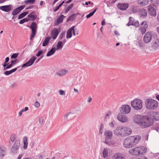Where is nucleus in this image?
<instances>
[{
	"mask_svg": "<svg viewBox=\"0 0 159 159\" xmlns=\"http://www.w3.org/2000/svg\"><path fill=\"white\" fill-rule=\"evenodd\" d=\"M141 26L140 28V30L142 34H145L146 31V29L148 28V25L146 21H143L141 23Z\"/></svg>",
	"mask_w": 159,
	"mask_h": 159,
	"instance_id": "nucleus-12",
	"label": "nucleus"
},
{
	"mask_svg": "<svg viewBox=\"0 0 159 159\" xmlns=\"http://www.w3.org/2000/svg\"><path fill=\"white\" fill-rule=\"evenodd\" d=\"M129 21L127 24V26H129L132 25L136 27H138L139 26V24L138 21L135 20L134 18L131 17H129Z\"/></svg>",
	"mask_w": 159,
	"mask_h": 159,
	"instance_id": "nucleus-11",
	"label": "nucleus"
},
{
	"mask_svg": "<svg viewBox=\"0 0 159 159\" xmlns=\"http://www.w3.org/2000/svg\"><path fill=\"white\" fill-rule=\"evenodd\" d=\"M59 93L61 95H65V93L64 91L62 90H59Z\"/></svg>",
	"mask_w": 159,
	"mask_h": 159,
	"instance_id": "nucleus-61",
	"label": "nucleus"
},
{
	"mask_svg": "<svg viewBox=\"0 0 159 159\" xmlns=\"http://www.w3.org/2000/svg\"><path fill=\"white\" fill-rule=\"evenodd\" d=\"M152 4L153 6H157L159 2V0H151Z\"/></svg>",
	"mask_w": 159,
	"mask_h": 159,
	"instance_id": "nucleus-44",
	"label": "nucleus"
},
{
	"mask_svg": "<svg viewBox=\"0 0 159 159\" xmlns=\"http://www.w3.org/2000/svg\"><path fill=\"white\" fill-rule=\"evenodd\" d=\"M27 138L26 136H25L23 137V140L24 143L23 148L24 149H25L27 148L28 142L27 141Z\"/></svg>",
	"mask_w": 159,
	"mask_h": 159,
	"instance_id": "nucleus-27",
	"label": "nucleus"
},
{
	"mask_svg": "<svg viewBox=\"0 0 159 159\" xmlns=\"http://www.w3.org/2000/svg\"><path fill=\"white\" fill-rule=\"evenodd\" d=\"M148 10L149 14L151 16L155 17L157 15L156 9L154 7L151 6H148Z\"/></svg>",
	"mask_w": 159,
	"mask_h": 159,
	"instance_id": "nucleus-13",
	"label": "nucleus"
},
{
	"mask_svg": "<svg viewBox=\"0 0 159 159\" xmlns=\"http://www.w3.org/2000/svg\"><path fill=\"white\" fill-rule=\"evenodd\" d=\"M146 108L149 110H154L158 106V102L156 100L152 98H148L145 102Z\"/></svg>",
	"mask_w": 159,
	"mask_h": 159,
	"instance_id": "nucleus-5",
	"label": "nucleus"
},
{
	"mask_svg": "<svg viewBox=\"0 0 159 159\" xmlns=\"http://www.w3.org/2000/svg\"><path fill=\"white\" fill-rule=\"evenodd\" d=\"M25 6L22 5L14 9L11 12L12 15L15 16L17 15L25 7Z\"/></svg>",
	"mask_w": 159,
	"mask_h": 159,
	"instance_id": "nucleus-16",
	"label": "nucleus"
},
{
	"mask_svg": "<svg viewBox=\"0 0 159 159\" xmlns=\"http://www.w3.org/2000/svg\"><path fill=\"white\" fill-rule=\"evenodd\" d=\"M19 67L20 66H18L11 70L6 71L4 73V74L6 75H8L12 74V73L16 71Z\"/></svg>",
	"mask_w": 159,
	"mask_h": 159,
	"instance_id": "nucleus-25",
	"label": "nucleus"
},
{
	"mask_svg": "<svg viewBox=\"0 0 159 159\" xmlns=\"http://www.w3.org/2000/svg\"><path fill=\"white\" fill-rule=\"evenodd\" d=\"M111 113L110 111H109L107 112L106 113L105 116V117L104 119L106 121H107L110 117V116L111 115Z\"/></svg>",
	"mask_w": 159,
	"mask_h": 159,
	"instance_id": "nucleus-36",
	"label": "nucleus"
},
{
	"mask_svg": "<svg viewBox=\"0 0 159 159\" xmlns=\"http://www.w3.org/2000/svg\"><path fill=\"white\" fill-rule=\"evenodd\" d=\"M31 30L36 31L37 24L35 22H33L30 25V26Z\"/></svg>",
	"mask_w": 159,
	"mask_h": 159,
	"instance_id": "nucleus-33",
	"label": "nucleus"
},
{
	"mask_svg": "<svg viewBox=\"0 0 159 159\" xmlns=\"http://www.w3.org/2000/svg\"><path fill=\"white\" fill-rule=\"evenodd\" d=\"M76 17V14H74L70 16L67 19V22L71 20H73Z\"/></svg>",
	"mask_w": 159,
	"mask_h": 159,
	"instance_id": "nucleus-37",
	"label": "nucleus"
},
{
	"mask_svg": "<svg viewBox=\"0 0 159 159\" xmlns=\"http://www.w3.org/2000/svg\"><path fill=\"white\" fill-rule=\"evenodd\" d=\"M68 73V71L67 70L62 69L57 72L56 73V75L60 76H62L65 75Z\"/></svg>",
	"mask_w": 159,
	"mask_h": 159,
	"instance_id": "nucleus-19",
	"label": "nucleus"
},
{
	"mask_svg": "<svg viewBox=\"0 0 159 159\" xmlns=\"http://www.w3.org/2000/svg\"><path fill=\"white\" fill-rule=\"evenodd\" d=\"M139 16L143 18H145L147 15V12L144 9H142L139 11Z\"/></svg>",
	"mask_w": 159,
	"mask_h": 159,
	"instance_id": "nucleus-21",
	"label": "nucleus"
},
{
	"mask_svg": "<svg viewBox=\"0 0 159 159\" xmlns=\"http://www.w3.org/2000/svg\"><path fill=\"white\" fill-rule=\"evenodd\" d=\"M103 128L104 125L103 123H101V124L99 128V134L101 135L102 134L103 131Z\"/></svg>",
	"mask_w": 159,
	"mask_h": 159,
	"instance_id": "nucleus-42",
	"label": "nucleus"
},
{
	"mask_svg": "<svg viewBox=\"0 0 159 159\" xmlns=\"http://www.w3.org/2000/svg\"><path fill=\"white\" fill-rule=\"evenodd\" d=\"M132 11L134 13L137 12L138 10L136 7H133L132 8Z\"/></svg>",
	"mask_w": 159,
	"mask_h": 159,
	"instance_id": "nucleus-57",
	"label": "nucleus"
},
{
	"mask_svg": "<svg viewBox=\"0 0 159 159\" xmlns=\"http://www.w3.org/2000/svg\"><path fill=\"white\" fill-rule=\"evenodd\" d=\"M34 106L38 108L40 107V104L39 102H35Z\"/></svg>",
	"mask_w": 159,
	"mask_h": 159,
	"instance_id": "nucleus-55",
	"label": "nucleus"
},
{
	"mask_svg": "<svg viewBox=\"0 0 159 159\" xmlns=\"http://www.w3.org/2000/svg\"><path fill=\"white\" fill-rule=\"evenodd\" d=\"M104 135L105 137L104 143L108 145L112 144L111 141L112 135V132L111 130H107L105 131Z\"/></svg>",
	"mask_w": 159,
	"mask_h": 159,
	"instance_id": "nucleus-7",
	"label": "nucleus"
},
{
	"mask_svg": "<svg viewBox=\"0 0 159 159\" xmlns=\"http://www.w3.org/2000/svg\"><path fill=\"white\" fill-rule=\"evenodd\" d=\"M19 53H13L11 56V58L16 59V58Z\"/></svg>",
	"mask_w": 159,
	"mask_h": 159,
	"instance_id": "nucleus-51",
	"label": "nucleus"
},
{
	"mask_svg": "<svg viewBox=\"0 0 159 159\" xmlns=\"http://www.w3.org/2000/svg\"><path fill=\"white\" fill-rule=\"evenodd\" d=\"M58 30L56 28L54 29L52 32V36L53 39H56L59 33Z\"/></svg>",
	"mask_w": 159,
	"mask_h": 159,
	"instance_id": "nucleus-23",
	"label": "nucleus"
},
{
	"mask_svg": "<svg viewBox=\"0 0 159 159\" xmlns=\"http://www.w3.org/2000/svg\"><path fill=\"white\" fill-rule=\"evenodd\" d=\"M65 32H62L61 34L58 37V39L60 40L62 39L63 38L65 37Z\"/></svg>",
	"mask_w": 159,
	"mask_h": 159,
	"instance_id": "nucleus-48",
	"label": "nucleus"
},
{
	"mask_svg": "<svg viewBox=\"0 0 159 159\" xmlns=\"http://www.w3.org/2000/svg\"><path fill=\"white\" fill-rule=\"evenodd\" d=\"M29 19L28 18H25L21 20L19 22V23L21 24H22L25 22H27Z\"/></svg>",
	"mask_w": 159,
	"mask_h": 159,
	"instance_id": "nucleus-47",
	"label": "nucleus"
},
{
	"mask_svg": "<svg viewBox=\"0 0 159 159\" xmlns=\"http://www.w3.org/2000/svg\"><path fill=\"white\" fill-rule=\"evenodd\" d=\"M28 17L30 18L31 19V20L33 21L35 20L37 17L36 15L35 14L34 15H28Z\"/></svg>",
	"mask_w": 159,
	"mask_h": 159,
	"instance_id": "nucleus-45",
	"label": "nucleus"
},
{
	"mask_svg": "<svg viewBox=\"0 0 159 159\" xmlns=\"http://www.w3.org/2000/svg\"><path fill=\"white\" fill-rule=\"evenodd\" d=\"M43 117L42 116L40 117L39 118V123L41 124H42L43 123Z\"/></svg>",
	"mask_w": 159,
	"mask_h": 159,
	"instance_id": "nucleus-53",
	"label": "nucleus"
},
{
	"mask_svg": "<svg viewBox=\"0 0 159 159\" xmlns=\"http://www.w3.org/2000/svg\"><path fill=\"white\" fill-rule=\"evenodd\" d=\"M151 47L155 50L159 49V39H157L152 42Z\"/></svg>",
	"mask_w": 159,
	"mask_h": 159,
	"instance_id": "nucleus-15",
	"label": "nucleus"
},
{
	"mask_svg": "<svg viewBox=\"0 0 159 159\" xmlns=\"http://www.w3.org/2000/svg\"><path fill=\"white\" fill-rule=\"evenodd\" d=\"M28 11H26L20 14L18 16V19H20L22 18L28 14Z\"/></svg>",
	"mask_w": 159,
	"mask_h": 159,
	"instance_id": "nucleus-38",
	"label": "nucleus"
},
{
	"mask_svg": "<svg viewBox=\"0 0 159 159\" xmlns=\"http://www.w3.org/2000/svg\"><path fill=\"white\" fill-rule=\"evenodd\" d=\"M75 26H72V27L70 28V30H72V32L74 36H75L76 34L78 35L79 34L78 32H77V33H75V32L77 31V29H75Z\"/></svg>",
	"mask_w": 159,
	"mask_h": 159,
	"instance_id": "nucleus-40",
	"label": "nucleus"
},
{
	"mask_svg": "<svg viewBox=\"0 0 159 159\" xmlns=\"http://www.w3.org/2000/svg\"><path fill=\"white\" fill-rule=\"evenodd\" d=\"M35 2V0H26L25 1L24 3L26 4H28L29 3L33 4Z\"/></svg>",
	"mask_w": 159,
	"mask_h": 159,
	"instance_id": "nucleus-46",
	"label": "nucleus"
},
{
	"mask_svg": "<svg viewBox=\"0 0 159 159\" xmlns=\"http://www.w3.org/2000/svg\"><path fill=\"white\" fill-rule=\"evenodd\" d=\"M60 8V7L58 5V6H57L56 7H54L53 8V11H56L57 10H58L59 8Z\"/></svg>",
	"mask_w": 159,
	"mask_h": 159,
	"instance_id": "nucleus-59",
	"label": "nucleus"
},
{
	"mask_svg": "<svg viewBox=\"0 0 159 159\" xmlns=\"http://www.w3.org/2000/svg\"><path fill=\"white\" fill-rule=\"evenodd\" d=\"M147 151V149L144 146H140L130 149L129 152L132 155L137 156L146 153Z\"/></svg>",
	"mask_w": 159,
	"mask_h": 159,
	"instance_id": "nucleus-4",
	"label": "nucleus"
},
{
	"mask_svg": "<svg viewBox=\"0 0 159 159\" xmlns=\"http://www.w3.org/2000/svg\"><path fill=\"white\" fill-rule=\"evenodd\" d=\"M29 66V65H28L27 62H26L25 63L23 64L21 66L22 68L25 67H28Z\"/></svg>",
	"mask_w": 159,
	"mask_h": 159,
	"instance_id": "nucleus-63",
	"label": "nucleus"
},
{
	"mask_svg": "<svg viewBox=\"0 0 159 159\" xmlns=\"http://www.w3.org/2000/svg\"><path fill=\"white\" fill-rule=\"evenodd\" d=\"M7 65H8V64H7V63H5V62H4V64H2V65L3 66V67H4L3 70H5V69H6V67H7Z\"/></svg>",
	"mask_w": 159,
	"mask_h": 159,
	"instance_id": "nucleus-62",
	"label": "nucleus"
},
{
	"mask_svg": "<svg viewBox=\"0 0 159 159\" xmlns=\"http://www.w3.org/2000/svg\"><path fill=\"white\" fill-rule=\"evenodd\" d=\"M148 4V0H143L142 2H139V4L142 6H146Z\"/></svg>",
	"mask_w": 159,
	"mask_h": 159,
	"instance_id": "nucleus-34",
	"label": "nucleus"
},
{
	"mask_svg": "<svg viewBox=\"0 0 159 159\" xmlns=\"http://www.w3.org/2000/svg\"><path fill=\"white\" fill-rule=\"evenodd\" d=\"M131 129L123 126H118L113 131L114 134L118 137H123L130 135L132 133Z\"/></svg>",
	"mask_w": 159,
	"mask_h": 159,
	"instance_id": "nucleus-3",
	"label": "nucleus"
},
{
	"mask_svg": "<svg viewBox=\"0 0 159 159\" xmlns=\"http://www.w3.org/2000/svg\"><path fill=\"white\" fill-rule=\"evenodd\" d=\"M20 140L19 139L16 140L14 144L11 149V153L14 154H16L20 148Z\"/></svg>",
	"mask_w": 159,
	"mask_h": 159,
	"instance_id": "nucleus-8",
	"label": "nucleus"
},
{
	"mask_svg": "<svg viewBox=\"0 0 159 159\" xmlns=\"http://www.w3.org/2000/svg\"><path fill=\"white\" fill-rule=\"evenodd\" d=\"M16 135L15 134H12L11 135L10 138V140L11 142H14L16 139Z\"/></svg>",
	"mask_w": 159,
	"mask_h": 159,
	"instance_id": "nucleus-49",
	"label": "nucleus"
},
{
	"mask_svg": "<svg viewBox=\"0 0 159 159\" xmlns=\"http://www.w3.org/2000/svg\"><path fill=\"white\" fill-rule=\"evenodd\" d=\"M65 17L63 15H61L60 16L58 17L57 20V25H58L62 22L63 17Z\"/></svg>",
	"mask_w": 159,
	"mask_h": 159,
	"instance_id": "nucleus-30",
	"label": "nucleus"
},
{
	"mask_svg": "<svg viewBox=\"0 0 159 159\" xmlns=\"http://www.w3.org/2000/svg\"><path fill=\"white\" fill-rule=\"evenodd\" d=\"M133 121L141 128H143L149 127L153 123V120L146 116L135 115L134 117Z\"/></svg>",
	"mask_w": 159,
	"mask_h": 159,
	"instance_id": "nucleus-1",
	"label": "nucleus"
},
{
	"mask_svg": "<svg viewBox=\"0 0 159 159\" xmlns=\"http://www.w3.org/2000/svg\"><path fill=\"white\" fill-rule=\"evenodd\" d=\"M72 36V30H70L69 28L67 32L66 38L67 39H68L71 38Z\"/></svg>",
	"mask_w": 159,
	"mask_h": 159,
	"instance_id": "nucleus-35",
	"label": "nucleus"
},
{
	"mask_svg": "<svg viewBox=\"0 0 159 159\" xmlns=\"http://www.w3.org/2000/svg\"><path fill=\"white\" fill-rule=\"evenodd\" d=\"M141 139L140 136L139 135L128 137L124 140L123 146L125 148H130L138 143Z\"/></svg>",
	"mask_w": 159,
	"mask_h": 159,
	"instance_id": "nucleus-2",
	"label": "nucleus"
},
{
	"mask_svg": "<svg viewBox=\"0 0 159 159\" xmlns=\"http://www.w3.org/2000/svg\"><path fill=\"white\" fill-rule=\"evenodd\" d=\"M130 107L128 105H122L120 108V111L123 114H128L131 111Z\"/></svg>",
	"mask_w": 159,
	"mask_h": 159,
	"instance_id": "nucleus-9",
	"label": "nucleus"
},
{
	"mask_svg": "<svg viewBox=\"0 0 159 159\" xmlns=\"http://www.w3.org/2000/svg\"><path fill=\"white\" fill-rule=\"evenodd\" d=\"M131 107L135 110H141L143 108V102L139 99H134L131 102Z\"/></svg>",
	"mask_w": 159,
	"mask_h": 159,
	"instance_id": "nucleus-6",
	"label": "nucleus"
},
{
	"mask_svg": "<svg viewBox=\"0 0 159 159\" xmlns=\"http://www.w3.org/2000/svg\"><path fill=\"white\" fill-rule=\"evenodd\" d=\"M98 8H96L94 9L93 11L91 12L89 14L87 15L86 16V17L87 18H89V17H91L92 16H93L95 13L96 11Z\"/></svg>",
	"mask_w": 159,
	"mask_h": 159,
	"instance_id": "nucleus-41",
	"label": "nucleus"
},
{
	"mask_svg": "<svg viewBox=\"0 0 159 159\" xmlns=\"http://www.w3.org/2000/svg\"><path fill=\"white\" fill-rule=\"evenodd\" d=\"M11 7L12 5L10 4L0 7V9L5 12H9L11 10Z\"/></svg>",
	"mask_w": 159,
	"mask_h": 159,
	"instance_id": "nucleus-18",
	"label": "nucleus"
},
{
	"mask_svg": "<svg viewBox=\"0 0 159 159\" xmlns=\"http://www.w3.org/2000/svg\"><path fill=\"white\" fill-rule=\"evenodd\" d=\"M109 149L108 148H104L103 152V157L104 158H107L108 156V153Z\"/></svg>",
	"mask_w": 159,
	"mask_h": 159,
	"instance_id": "nucleus-31",
	"label": "nucleus"
},
{
	"mask_svg": "<svg viewBox=\"0 0 159 159\" xmlns=\"http://www.w3.org/2000/svg\"><path fill=\"white\" fill-rule=\"evenodd\" d=\"M28 109H29L28 107H25V108L22 109L21 110V111L22 112H25V111H27V110H28Z\"/></svg>",
	"mask_w": 159,
	"mask_h": 159,
	"instance_id": "nucleus-60",
	"label": "nucleus"
},
{
	"mask_svg": "<svg viewBox=\"0 0 159 159\" xmlns=\"http://www.w3.org/2000/svg\"><path fill=\"white\" fill-rule=\"evenodd\" d=\"M13 66V65L12 64H10L8 66H7V67H6V69H5V70H6L7 69H9L10 68H11Z\"/></svg>",
	"mask_w": 159,
	"mask_h": 159,
	"instance_id": "nucleus-58",
	"label": "nucleus"
},
{
	"mask_svg": "<svg viewBox=\"0 0 159 159\" xmlns=\"http://www.w3.org/2000/svg\"><path fill=\"white\" fill-rule=\"evenodd\" d=\"M18 86V84L16 82L14 83L11 84L10 86V88L11 89L17 87Z\"/></svg>",
	"mask_w": 159,
	"mask_h": 159,
	"instance_id": "nucleus-50",
	"label": "nucleus"
},
{
	"mask_svg": "<svg viewBox=\"0 0 159 159\" xmlns=\"http://www.w3.org/2000/svg\"><path fill=\"white\" fill-rule=\"evenodd\" d=\"M56 49L55 47L52 48L51 50L47 53L46 56L49 57L53 54L55 52Z\"/></svg>",
	"mask_w": 159,
	"mask_h": 159,
	"instance_id": "nucleus-28",
	"label": "nucleus"
},
{
	"mask_svg": "<svg viewBox=\"0 0 159 159\" xmlns=\"http://www.w3.org/2000/svg\"><path fill=\"white\" fill-rule=\"evenodd\" d=\"M50 39V38L48 36L47 37H46L44 40H43L42 45L43 46H46L47 45V44L49 43V41Z\"/></svg>",
	"mask_w": 159,
	"mask_h": 159,
	"instance_id": "nucleus-29",
	"label": "nucleus"
},
{
	"mask_svg": "<svg viewBox=\"0 0 159 159\" xmlns=\"http://www.w3.org/2000/svg\"><path fill=\"white\" fill-rule=\"evenodd\" d=\"M6 153V148L4 147L0 148V159H2Z\"/></svg>",
	"mask_w": 159,
	"mask_h": 159,
	"instance_id": "nucleus-24",
	"label": "nucleus"
},
{
	"mask_svg": "<svg viewBox=\"0 0 159 159\" xmlns=\"http://www.w3.org/2000/svg\"><path fill=\"white\" fill-rule=\"evenodd\" d=\"M112 159H125V158L122 154L116 153L112 156Z\"/></svg>",
	"mask_w": 159,
	"mask_h": 159,
	"instance_id": "nucleus-22",
	"label": "nucleus"
},
{
	"mask_svg": "<svg viewBox=\"0 0 159 159\" xmlns=\"http://www.w3.org/2000/svg\"><path fill=\"white\" fill-rule=\"evenodd\" d=\"M74 114L70 112L66 114L64 116V119L68 121H69L74 119Z\"/></svg>",
	"mask_w": 159,
	"mask_h": 159,
	"instance_id": "nucleus-20",
	"label": "nucleus"
},
{
	"mask_svg": "<svg viewBox=\"0 0 159 159\" xmlns=\"http://www.w3.org/2000/svg\"><path fill=\"white\" fill-rule=\"evenodd\" d=\"M117 119L120 121L122 123L126 122L127 121V116L122 114L121 113H119L117 117Z\"/></svg>",
	"mask_w": 159,
	"mask_h": 159,
	"instance_id": "nucleus-14",
	"label": "nucleus"
},
{
	"mask_svg": "<svg viewBox=\"0 0 159 159\" xmlns=\"http://www.w3.org/2000/svg\"><path fill=\"white\" fill-rule=\"evenodd\" d=\"M117 6L120 10L121 11H124L128 8L129 5L128 3H119Z\"/></svg>",
	"mask_w": 159,
	"mask_h": 159,
	"instance_id": "nucleus-17",
	"label": "nucleus"
},
{
	"mask_svg": "<svg viewBox=\"0 0 159 159\" xmlns=\"http://www.w3.org/2000/svg\"><path fill=\"white\" fill-rule=\"evenodd\" d=\"M43 52V51L40 50L36 54V56L37 57H39Z\"/></svg>",
	"mask_w": 159,
	"mask_h": 159,
	"instance_id": "nucleus-54",
	"label": "nucleus"
},
{
	"mask_svg": "<svg viewBox=\"0 0 159 159\" xmlns=\"http://www.w3.org/2000/svg\"><path fill=\"white\" fill-rule=\"evenodd\" d=\"M36 59V57L34 56H33L31 58H30L27 62L29 66H30L33 65Z\"/></svg>",
	"mask_w": 159,
	"mask_h": 159,
	"instance_id": "nucleus-26",
	"label": "nucleus"
},
{
	"mask_svg": "<svg viewBox=\"0 0 159 159\" xmlns=\"http://www.w3.org/2000/svg\"><path fill=\"white\" fill-rule=\"evenodd\" d=\"M115 123V122L114 121H112L111 122L109 123V125L111 128H112L114 127Z\"/></svg>",
	"mask_w": 159,
	"mask_h": 159,
	"instance_id": "nucleus-52",
	"label": "nucleus"
},
{
	"mask_svg": "<svg viewBox=\"0 0 159 159\" xmlns=\"http://www.w3.org/2000/svg\"><path fill=\"white\" fill-rule=\"evenodd\" d=\"M63 45H62V42L61 41H59L57 44L56 48V50L59 49H61L62 48Z\"/></svg>",
	"mask_w": 159,
	"mask_h": 159,
	"instance_id": "nucleus-32",
	"label": "nucleus"
},
{
	"mask_svg": "<svg viewBox=\"0 0 159 159\" xmlns=\"http://www.w3.org/2000/svg\"><path fill=\"white\" fill-rule=\"evenodd\" d=\"M73 6L74 4L73 3H72L66 9V10L65 11V13H67L68 12L72 9Z\"/></svg>",
	"mask_w": 159,
	"mask_h": 159,
	"instance_id": "nucleus-43",
	"label": "nucleus"
},
{
	"mask_svg": "<svg viewBox=\"0 0 159 159\" xmlns=\"http://www.w3.org/2000/svg\"><path fill=\"white\" fill-rule=\"evenodd\" d=\"M153 119L155 120H159V113L155 112L153 114Z\"/></svg>",
	"mask_w": 159,
	"mask_h": 159,
	"instance_id": "nucleus-39",
	"label": "nucleus"
},
{
	"mask_svg": "<svg viewBox=\"0 0 159 159\" xmlns=\"http://www.w3.org/2000/svg\"><path fill=\"white\" fill-rule=\"evenodd\" d=\"M92 101V99L90 97H89L88 99L87 102H90Z\"/></svg>",
	"mask_w": 159,
	"mask_h": 159,
	"instance_id": "nucleus-64",
	"label": "nucleus"
},
{
	"mask_svg": "<svg viewBox=\"0 0 159 159\" xmlns=\"http://www.w3.org/2000/svg\"><path fill=\"white\" fill-rule=\"evenodd\" d=\"M152 37V33L148 32L146 33L144 37L143 41L146 43H148L151 40Z\"/></svg>",
	"mask_w": 159,
	"mask_h": 159,
	"instance_id": "nucleus-10",
	"label": "nucleus"
},
{
	"mask_svg": "<svg viewBox=\"0 0 159 159\" xmlns=\"http://www.w3.org/2000/svg\"><path fill=\"white\" fill-rule=\"evenodd\" d=\"M36 31L32 30V33L31 36V37H34L36 34Z\"/></svg>",
	"mask_w": 159,
	"mask_h": 159,
	"instance_id": "nucleus-56",
	"label": "nucleus"
}]
</instances>
